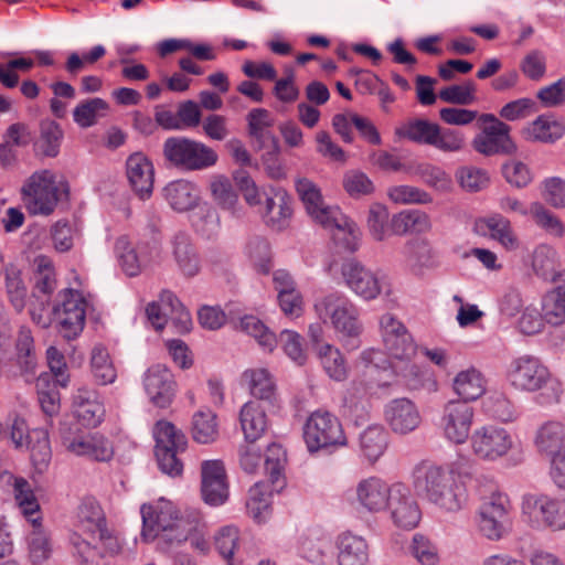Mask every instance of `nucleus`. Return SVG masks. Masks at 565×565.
I'll list each match as a JSON object with an SVG mask.
<instances>
[{
    "instance_id": "864d4df0",
    "label": "nucleus",
    "mask_w": 565,
    "mask_h": 565,
    "mask_svg": "<svg viewBox=\"0 0 565 565\" xmlns=\"http://www.w3.org/2000/svg\"><path fill=\"white\" fill-rule=\"evenodd\" d=\"M171 301H174V294L163 290L157 301L150 302L146 308L149 322L156 330H162L169 321Z\"/></svg>"
},
{
    "instance_id": "6e6d98bb",
    "label": "nucleus",
    "mask_w": 565,
    "mask_h": 565,
    "mask_svg": "<svg viewBox=\"0 0 565 565\" xmlns=\"http://www.w3.org/2000/svg\"><path fill=\"white\" fill-rule=\"evenodd\" d=\"M55 271L51 262L44 257L38 258L34 274V295L49 297L55 290Z\"/></svg>"
},
{
    "instance_id": "c85d7f7f",
    "label": "nucleus",
    "mask_w": 565,
    "mask_h": 565,
    "mask_svg": "<svg viewBox=\"0 0 565 565\" xmlns=\"http://www.w3.org/2000/svg\"><path fill=\"white\" fill-rule=\"evenodd\" d=\"M476 230L481 234L489 232L490 236L508 250H514L520 245L510 221L501 214H492L477 220Z\"/></svg>"
},
{
    "instance_id": "cd10ccee",
    "label": "nucleus",
    "mask_w": 565,
    "mask_h": 565,
    "mask_svg": "<svg viewBox=\"0 0 565 565\" xmlns=\"http://www.w3.org/2000/svg\"><path fill=\"white\" fill-rule=\"evenodd\" d=\"M338 564L339 565H369V545L364 537L351 532H344L338 536Z\"/></svg>"
},
{
    "instance_id": "bf43d9fd",
    "label": "nucleus",
    "mask_w": 565,
    "mask_h": 565,
    "mask_svg": "<svg viewBox=\"0 0 565 565\" xmlns=\"http://www.w3.org/2000/svg\"><path fill=\"white\" fill-rule=\"evenodd\" d=\"M497 306L501 317L508 320L515 318L524 308L521 290L512 286L505 288L499 295Z\"/></svg>"
},
{
    "instance_id": "49530a36",
    "label": "nucleus",
    "mask_w": 565,
    "mask_h": 565,
    "mask_svg": "<svg viewBox=\"0 0 565 565\" xmlns=\"http://www.w3.org/2000/svg\"><path fill=\"white\" fill-rule=\"evenodd\" d=\"M17 359L23 374H34L38 358L30 329L22 327L17 339Z\"/></svg>"
},
{
    "instance_id": "4468645a",
    "label": "nucleus",
    "mask_w": 565,
    "mask_h": 565,
    "mask_svg": "<svg viewBox=\"0 0 565 565\" xmlns=\"http://www.w3.org/2000/svg\"><path fill=\"white\" fill-rule=\"evenodd\" d=\"M509 499L505 494L493 492L479 509V530L487 539L501 540L508 532Z\"/></svg>"
},
{
    "instance_id": "4be33fe9",
    "label": "nucleus",
    "mask_w": 565,
    "mask_h": 565,
    "mask_svg": "<svg viewBox=\"0 0 565 565\" xmlns=\"http://www.w3.org/2000/svg\"><path fill=\"white\" fill-rule=\"evenodd\" d=\"M371 387L364 381H352L347 388L343 397V415L354 422L355 425H362L370 418L371 409Z\"/></svg>"
},
{
    "instance_id": "ddd939ff",
    "label": "nucleus",
    "mask_w": 565,
    "mask_h": 565,
    "mask_svg": "<svg viewBox=\"0 0 565 565\" xmlns=\"http://www.w3.org/2000/svg\"><path fill=\"white\" fill-rule=\"evenodd\" d=\"M472 451L480 459L495 461L505 456L513 446L511 434L499 426L487 425L471 435Z\"/></svg>"
},
{
    "instance_id": "2f4dec72",
    "label": "nucleus",
    "mask_w": 565,
    "mask_h": 565,
    "mask_svg": "<svg viewBox=\"0 0 565 565\" xmlns=\"http://www.w3.org/2000/svg\"><path fill=\"white\" fill-rule=\"evenodd\" d=\"M454 392L460 397L458 401L469 402L477 401L486 392V380L482 373L471 366L460 371L452 380Z\"/></svg>"
},
{
    "instance_id": "a211bd4d",
    "label": "nucleus",
    "mask_w": 565,
    "mask_h": 565,
    "mask_svg": "<svg viewBox=\"0 0 565 565\" xmlns=\"http://www.w3.org/2000/svg\"><path fill=\"white\" fill-rule=\"evenodd\" d=\"M115 252L122 271L129 277H135L158 255V247L148 244H139L135 247L127 237L121 236L116 241Z\"/></svg>"
},
{
    "instance_id": "f3484780",
    "label": "nucleus",
    "mask_w": 565,
    "mask_h": 565,
    "mask_svg": "<svg viewBox=\"0 0 565 565\" xmlns=\"http://www.w3.org/2000/svg\"><path fill=\"white\" fill-rule=\"evenodd\" d=\"M201 493L203 501L211 507L224 504L228 499V484L223 463L206 460L201 466Z\"/></svg>"
},
{
    "instance_id": "bb28decb",
    "label": "nucleus",
    "mask_w": 565,
    "mask_h": 565,
    "mask_svg": "<svg viewBox=\"0 0 565 565\" xmlns=\"http://www.w3.org/2000/svg\"><path fill=\"white\" fill-rule=\"evenodd\" d=\"M67 449L76 456H84L96 461H109L114 457L113 444L102 435L94 434L65 440Z\"/></svg>"
},
{
    "instance_id": "a878e982",
    "label": "nucleus",
    "mask_w": 565,
    "mask_h": 565,
    "mask_svg": "<svg viewBox=\"0 0 565 565\" xmlns=\"http://www.w3.org/2000/svg\"><path fill=\"white\" fill-rule=\"evenodd\" d=\"M74 415L85 427L98 426L104 416V405L98 401L96 392L81 387L74 395Z\"/></svg>"
},
{
    "instance_id": "72a5a7b5",
    "label": "nucleus",
    "mask_w": 565,
    "mask_h": 565,
    "mask_svg": "<svg viewBox=\"0 0 565 565\" xmlns=\"http://www.w3.org/2000/svg\"><path fill=\"white\" fill-rule=\"evenodd\" d=\"M390 435L382 425L366 427L359 437L362 455L370 462H375L387 449Z\"/></svg>"
},
{
    "instance_id": "b1692460",
    "label": "nucleus",
    "mask_w": 565,
    "mask_h": 565,
    "mask_svg": "<svg viewBox=\"0 0 565 565\" xmlns=\"http://www.w3.org/2000/svg\"><path fill=\"white\" fill-rule=\"evenodd\" d=\"M265 223L274 230L287 227L292 215L291 198L280 188H271L265 193V205L262 211Z\"/></svg>"
},
{
    "instance_id": "0e129e2a",
    "label": "nucleus",
    "mask_w": 565,
    "mask_h": 565,
    "mask_svg": "<svg viewBox=\"0 0 565 565\" xmlns=\"http://www.w3.org/2000/svg\"><path fill=\"white\" fill-rule=\"evenodd\" d=\"M409 550L423 565H436L439 561L437 546L424 534H414Z\"/></svg>"
},
{
    "instance_id": "412c9836",
    "label": "nucleus",
    "mask_w": 565,
    "mask_h": 565,
    "mask_svg": "<svg viewBox=\"0 0 565 565\" xmlns=\"http://www.w3.org/2000/svg\"><path fill=\"white\" fill-rule=\"evenodd\" d=\"M384 416L391 429L401 435L415 430L422 422L417 407L408 398L391 401L385 406Z\"/></svg>"
},
{
    "instance_id": "a19ab883",
    "label": "nucleus",
    "mask_w": 565,
    "mask_h": 565,
    "mask_svg": "<svg viewBox=\"0 0 565 565\" xmlns=\"http://www.w3.org/2000/svg\"><path fill=\"white\" fill-rule=\"evenodd\" d=\"M109 109L106 100L95 97L81 102L73 110L74 121L82 128L92 127Z\"/></svg>"
},
{
    "instance_id": "0eeeda50",
    "label": "nucleus",
    "mask_w": 565,
    "mask_h": 565,
    "mask_svg": "<svg viewBox=\"0 0 565 565\" xmlns=\"http://www.w3.org/2000/svg\"><path fill=\"white\" fill-rule=\"evenodd\" d=\"M522 515L533 529L565 530V500L543 493H527L522 498Z\"/></svg>"
},
{
    "instance_id": "5fc2aeb1",
    "label": "nucleus",
    "mask_w": 565,
    "mask_h": 565,
    "mask_svg": "<svg viewBox=\"0 0 565 565\" xmlns=\"http://www.w3.org/2000/svg\"><path fill=\"white\" fill-rule=\"evenodd\" d=\"M477 86L472 81H466L460 85H450L439 92V98L448 104L467 106L477 100Z\"/></svg>"
},
{
    "instance_id": "7c9ffc66",
    "label": "nucleus",
    "mask_w": 565,
    "mask_h": 565,
    "mask_svg": "<svg viewBox=\"0 0 565 565\" xmlns=\"http://www.w3.org/2000/svg\"><path fill=\"white\" fill-rule=\"evenodd\" d=\"M239 423L247 443H255L264 435L267 417L258 401H248L242 406Z\"/></svg>"
},
{
    "instance_id": "f8f14e48",
    "label": "nucleus",
    "mask_w": 565,
    "mask_h": 565,
    "mask_svg": "<svg viewBox=\"0 0 565 565\" xmlns=\"http://www.w3.org/2000/svg\"><path fill=\"white\" fill-rule=\"evenodd\" d=\"M475 416L473 407L465 401H448L441 412L439 427L447 440L463 444L470 434Z\"/></svg>"
},
{
    "instance_id": "774afa93",
    "label": "nucleus",
    "mask_w": 565,
    "mask_h": 565,
    "mask_svg": "<svg viewBox=\"0 0 565 565\" xmlns=\"http://www.w3.org/2000/svg\"><path fill=\"white\" fill-rule=\"evenodd\" d=\"M76 228L67 221L60 220L51 227V237L54 248L60 253H65L74 246Z\"/></svg>"
},
{
    "instance_id": "603ef678",
    "label": "nucleus",
    "mask_w": 565,
    "mask_h": 565,
    "mask_svg": "<svg viewBox=\"0 0 565 565\" xmlns=\"http://www.w3.org/2000/svg\"><path fill=\"white\" fill-rule=\"evenodd\" d=\"M543 310L546 321L551 324H561L565 320V279L544 297Z\"/></svg>"
},
{
    "instance_id": "c756f323",
    "label": "nucleus",
    "mask_w": 565,
    "mask_h": 565,
    "mask_svg": "<svg viewBox=\"0 0 565 565\" xmlns=\"http://www.w3.org/2000/svg\"><path fill=\"white\" fill-rule=\"evenodd\" d=\"M534 445L547 457L565 450V424L558 420L543 423L536 430Z\"/></svg>"
},
{
    "instance_id": "4d7b16f0",
    "label": "nucleus",
    "mask_w": 565,
    "mask_h": 565,
    "mask_svg": "<svg viewBox=\"0 0 565 565\" xmlns=\"http://www.w3.org/2000/svg\"><path fill=\"white\" fill-rule=\"evenodd\" d=\"M78 519L83 531L93 535L107 525L100 507L93 501L84 502L79 507Z\"/></svg>"
},
{
    "instance_id": "1a4fd4ad",
    "label": "nucleus",
    "mask_w": 565,
    "mask_h": 565,
    "mask_svg": "<svg viewBox=\"0 0 565 565\" xmlns=\"http://www.w3.org/2000/svg\"><path fill=\"white\" fill-rule=\"evenodd\" d=\"M163 156L172 166L190 171L206 169L217 161L213 149L184 137L168 138L163 143Z\"/></svg>"
},
{
    "instance_id": "f704fd0d",
    "label": "nucleus",
    "mask_w": 565,
    "mask_h": 565,
    "mask_svg": "<svg viewBox=\"0 0 565 565\" xmlns=\"http://www.w3.org/2000/svg\"><path fill=\"white\" fill-rule=\"evenodd\" d=\"M317 355L326 374L333 381L343 382L349 376V367L341 351L329 343L317 348Z\"/></svg>"
},
{
    "instance_id": "20e7f679",
    "label": "nucleus",
    "mask_w": 565,
    "mask_h": 565,
    "mask_svg": "<svg viewBox=\"0 0 565 565\" xmlns=\"http://www.w3.org/2000/svg\"><path fill=\"white\" fill-rule=\"evenodd\" d=\"M297 193L302 201L308 214L324 228L335 231L333 238L341 242L351 252L358 248L360 232L338 206L327 205L319 188L308 179H299L296 182Z\"/></svg>"
},
{
    "instance_id": "ea45409f",
    "label": "nucleus",
    "mask_w": 565,
    "mask_h": 565,
    "mask_svg": "<svg viewBox=\"0 0 565 565\" xmlns=\"http://www.w3.org/2000/svg\"><path fill=\"white\" fill-rule=\"evenodd\" d=\"M565 132L563 122L551 116H540L527 129V138L533 141L553 143L561 139Z\"/></svg>"
},
{
    "instance_id": "79ce46f5",
    "label": "nucleus",
    "mask_w": 565,
    "mask_h": 565,
    "mask_svg": "<svg viewBox=\"0 0 565 565\" xmlns=\"http://www.w3.org/2000/svg\"><path fill=\"white\" fill-rule=\"evenodd\" d=\"M191 214L190 221L196 233L211 238L220 230V215L214 207L207 203L199 204Z\"/></svg>"
},
{
    "instance_id": "4c0bfd02",
    "label": "nucleus",
    "mask_w": 565,
    "mask_h": 565,
    "mask_svg": "<svg viewBox=\"0 0 565 565\" xmlns=\"http://www.w3.org/2000/svg\"><path fill=\"white\" fill-rule=\"evenodd\" d=\"M249 135L259 142V147L271 143L276 147L277 139L269 131L274 124L270 113L265 108L252 109L247 115Z\"/></svg>"
},
{
    "instance_id": "393cba45",
    "label": "nucleus",
    "mask_w": 565,
    "mask_h": 565,
    "mask_svg": "<svg viewBox=\"0 0 565 565\" xmlns=\"http://www.w3.org/2000/svg\"><path fill=\"white\" fill-rule=\"evenodd\" d=\"M163 196L170 207L177 212L194 210L201 200L199 188L188 180H175L163 188Z\"/></svg>"
},
{
    "instance_id": "8fccbe9b",
    "label": "nucleus",
    "mask_w": 565,
    "mask_h": 565,
    "mask_svg": "<svg viewBox=\"0 0 565 565\" xmlns=\"http://www.w3.org/2000/svg\"><path fill=\"white\" fill-rule=\"evenodd\" d=\"M90 366L95 381L100 385L111 384L117 377L116 370L109 360V354L103 347H95L93 349Z\"/></svg>"
},
{
    "instance_id": "3c124183",
    "label": "nucleus",
    "mask_w": 565,
    "mask_h": 565,
    "mask_svg": "<svg viewBox=\"0 0 565 565\" xmlns=\"http://www.w3.org/2000/svg\"><path fill=\"white\" fill-rule=\"evenodd\" d=\"M238 328L254 337L265 350L273 351L277 344L275 334L255 316L242 317Z\"/></svg>"
},
{
    "instance_id": "e433bc0d",
    "label": "nucleus",
    "mask_w": 565,
    "mask_h": 565,
    "mask_svg": "<svg viewBox=\"0 0 565 565\" xmlns=\"http://www.w3.org/2000/svg\"><path fill=\"white\" fill-rule=\"evenodd\" d=\"M250 394L264 402L273 403L275 399V383L266 369L246 370L242 376Z\"/></svg>"
},
{
    "instance_id": "6ab92c4d",
    "label": "nucleus",
    "mask_w": 565,
    "mask_h": 565,
    "mask_svg": "<svg viewBox=\"0 0 565 565\" xmlns=\"http://www.w3.org/2000/svg\"><path fill=\"white\" fill-rule=\"evenodd\" d=\"M393 523L402 529L412 530L420 521V510L409 489L403 483H393V494L387 504Z\"/></svg>"
},
{
    "instance_id": "dca6fc26",
    "label": "nucleus",
    "mask_w": 565,
    "mask_h": 565,
    "mask_svg": "<svg viewBox=\"0 0 565 565\" xmlns=\"http://www.w3.org/2000/svg\"><path fill=\"white\" fill-rule=\"evenodd\" d=\"M392 494L393 484L375 476L360 480L355 487V501L359 508L369 513L386 511Z\"/></svg>"
},
{
    "instance_id": "e2e57ef3",
    "label": "nucleus",
    "mask_w": 565,
    "mask_h": 565,
    "mask_svg": "<svg viewBox=\"0 0 565 565\" xmlns=\"http://www.w3.org/2000/svg\"><path fill=\"white\" fill-rule=\"evenodd\" d=\"M286 461L287 455L281 445L273 443L267 447L264 463L266 473L271 483H276L280 480Z\"/></svg>"
},
{
    "instance_id": "7ed1b4c3",
    "label": "nucleus",
    "mask_w": 565,
    "mask_h": 565,
    "mask_svg": "<svg viewBox=\"0 0 565 565\" xmlns=\"http://www.w3.org/2000/svg\"><path fill=\"white\" fill-rule=\"evenodd\" d=\"M507 380L516 391L537 392L535 401L541 406L558 404L564 393L562 382L534 355L524 354L510 361Z\"/></svg>"
},
{
    "instance_id": "9d476101",
    "label": "nucleus",
    "mask_w": 565,
    "mask_h": 565,
    "mask_svg": "<svg viewBox=\"0 0 565 565\" xmlns=\"http://www.w3.org/2000/svg\"><path fill=\"white\" fill-rule=\"evenodd\" d=\"M481 131L477 134L472 141V148L486 157L498 154H512L516 146L510 137V126L499 120L492 114H481L479 116Z\"/></svg>"
},
{
    "instance_id": "09e8293b",
    "label": "nucleus",
    "mask_w": 565,
    "mask_h": 565,
    "mask_svg": "<svg viewBox=\"0 0 565 565\" xmlns=\"http://www.w3.org/2000/svg\"><path fill=\"white\" fill-rule=\"evenodd\" d=\"M246 509L255 521L266 520L270 509V494L264 483L257 482L249 489Z\"/></svg>"
},
{
    "instance_id": "338daca9",
    "label": "nucleus",
    "mask_w": 565,
    "mask_h": 565,
    "mask_svg": "<svg viewBox=\"0 0 565 565\" xmlns=\"http://www.w3.org/2000/svg\"><path fill=\"white\" fill-rule=\"evenodd\" d=\"M329 544L317 535L306 534L300 537L299 553L301 557L315 564H322Z\"/></svg>"
},
{
    "instance_id": "6e6552de",
    "label": "nucleus",
    "mask_w": 565,
    "mask_h": 565,
    "mask_svg": "<svg viewBox=\"0 0 565 565\" xmlns=\"http://www.w3.org/2000/svg\"><path fill=\"white\" fill-rule=\"evenodd\" d=\"M303 439L311 454L343 447L348 443L339 418L327 411H316L308 417L303 426Z\"/></svg>"
},
{
    "instance_id": "c9c22d12",
    "label": "nucleus",
    "mask_w": 565,
    "mask_h": 565,
    "mask_svg": "<svg viewBox=\"0 0 565 565\" xmlns=\"http://www.w3.org/2000/svg\"><path fill=\"white\" fill-rule=\"evenodd\" d=\"M33 530L28 536L29 557L33 564H41L47 561L52 554V542L50 534L42 527L41 516L29 521Z\"/></svg>"
},
{
    "instance_id": "680f3d73",
    "label": "nucleus",
    "mask_w": 565,
    "mask_h": 565,
    "mask_svg": "<svg viewBox=\"0 0 565 565\" xmlns=\"http://www.w3.org/2000/svg\"><path fill=\"white\" fill-rule=\"evenodd\" d=\"M279 342L286 355L297 365L301 366L307 362V353L303 348V339L291 330L280 332Z\"/></svg>"
},
{
    "instance_id": "9b49d317",
    "label": "nucleus",
    "mask_w": 565,
    "mask_h": 565,
    "mask_svg": "<svg viewBox=\"0 0 565 565\" xmlns=\"http://www.w3.org/2000/svg\"><path fill=\"white\" fill-rule=\"evenodd\" d=\"M341 274L347 287L367 301L376 299L385 286L383 275L355 259L344 262Z\"/></svg>"
},
{
    "instance_id": "c03bdc74",
    "label": "nucleus",
    "mask_w": 565,
    "mask_h": 565,
    "mask_svg": "<svg viewBox=\"0 0 565 565\" xmlns=\"http://www.w3.org/2000/svg\"><path fill=\"white\" fill-rule=\"evenodd\" d=\"M13 494L19 509L28 521L40 516V504L28 480L14 478Z\"/></svg>"
},
{
    "instance_id": "37998d69",
    "label": "nucleus",
    "mask_w": 565,
    "mask_h": 565,
    "mask_svg": "<svg viewBox=\"0 0 565 565\" xmlns=\"http://www.w3.org/2000/svg\"><path fill=\"white\" fill-rule=\"evenodd\" d=\"M396 233H426L431 228L429 216L420 210L402 212L393 217Z\"/></svg>"
},
{
    "instance_id": "13d9d810",
    "label": "nucleus",
    "mask_w": 565,
    "mask_h": 565,
    "mask_svg": "<svg viewBox=\"0 0 565 565\" xmlns=\"http://www.w3.org/2000/svg\"><path fill=\"white\" fill-rule=\"evenodd\" d=\"M40 132L43 154L51 158L56 157L63 139L61 126L53 120H43L40 126Z\"/></svg>"
},
{
    "instance_id": "39448f33",
    "label": "nucleus",
    "mask_w": 565,
    "mask_h": 565,
    "mask_svg": "<svg viewBox=\"0 0 565 565\" xmlns=\"http://www.w3.org/2000/svg\"><path fill=\"white\" fill-rule=\"evenodd\" d=\"M315 310L320 320L331 321L341 341L349 350L360 347L359 337L362 332L358 307L343 294L332 292L315 303Z\"/></svg>"
},
{
    "instance_id": "aec40b11",
    "label": "nucleus",
    "mask_w": 565,
    "mask_h": 565,
    "mask_svg": "<svg viewBox=\"0 0 565 565\" xmlns=\"http://www.w3.org/2000/svg\"><path fill=\"white\" fill-rule=\"evenodd\" d=\"M143 386L154 406L166 408L172 403L175 394V382L166 365L156 364L149 367L143 376Z\"/></svg>"
},
{
    "instance_id": "5701e85b",
    "label": "nucleus",
    "mask_w": 565,
    "mask_h": 565,
    "mask_svg": "<svg viewBox=\"0 0 565 565\" xmlns=\"http://www.w3.org/2000/svg\"><path fill=\"white\" fill-rule=\"evenodd\" d=\"M126 174L131 189L140 199L145 200L151 195L154 170L151 161L143 153L136 152L128 157Z\"/></svg>"
},
{
    "instance_id": "473e14b6",
    "label": "nucleus",
    "mask_w": 565,
    "mask_h": 565,
    "mask_svg": "<svg viewBox=\"0 0 565 565\" xmlns=\"http://www.w3.org/2000/svg\"><path fill=\"white\" fill-rule=\"evenodd\" d=\"M173 257L180 271L186 277H194L201 269L200 257L186 233L180 232L172 239Z\"/></svg>"
},
{
    "instance_id": "f03ea898",
    "label": "nucleus",
    "mask_w": 565,
    "mask_h": 565,
    "mask_svg": "<svg viewBox=\"0 0 565 565\" xmlns=\"http://www.w3.org/2000/svg\"><path fill=\"white\" fill-rule=\"evenodd\" d=\"M413 479L415 490L444 511L457 512L467 502L466 487L451 470L423 461L414 468Z\"/></svg>"
},
{
    "instance_id": "58836bf2",
    "label": "nucleus",
    "mask_w": 565,
    "mask_h": 565,
    "mask_svg": "<svg viewBox=\"0 0 565 565\" xmlns=\"http://www.w3.org/2000/svg\"><path fill=\"white\" fill-rule=\"evenodd\" d=\"M438 124L426 119H413L396 129V135L420 145L433 146Z\"/></svg>"
},
{
    "instance_id": "052dcab7",
    "label": "nucleus",
    "mask_w": 565,
    "mask_h": 565,
    "mask_svg": "<svg viewBox=\"0 0 565 565\" xmlns=\"http://www.w3.org/2000/svg\"><path fill=\"white\" fill-rule=\"evenodd\" d=\"M533 269L545 280H554L556 275L555 250L542 245L534 250Z\"/></svg>"
},
{
    "instance_id": "de8ad7c7",
    "label": "nucleus",
    "mask_w": 565,
    "mask_h": 565,
    "mask_svg": "<svg viewBox=\"0 0 565 565\" xmlns=\"http://www.w3.org/2000/svg\"><path fill=\"white\" fill-rule=\"evenodd\" d=\"M153 436L156 439V450L166 448L185 450V436L170 422L159 420L154 426Z\"/></svg>"
},
{
    "instance_id": "f257e3e1",
    "label": "nucleus",
    "mask_w": 565,
    "mask_h": 565,
    "mask_svg": "<svg viewBox=\"0 0 565 565\" xmlns=\"http://www.w3.org/2000/svg\"><path fill=\"white\" fill-rule=\"evenodd\" d=\"M142 519L141 539L145 542L157 541L162 552L186 542L195 529V521L183 516L174 503L163 498L153 503H145L140 509Z\"/></svg>"
},
{
    "instance_id": "69168bd1",
    "label": "nucleus",
    "mask_w": 565,
    "mask_h": 565,
    "mask_svg": "<svg viewBox=\"0 0 565 565\" xmlns=\"http://www.w3.org/2000/svg\"><path fill=\"white\" fill-rule=\"evenodd\" d=\"M403 255L407 265L412 268L426 266L431 258V248L424 239H412L403 247Z\"/></svg>"
},
{
    "instance_id": "423d86ee",
    "label": "nucleus",
    "mask_w": 565,
    "mask_h": 565,
    "mask_svg": "<svg viewBox=\"0 0 565 565\" xmlns=\"http://www.w3.org/2000/svg\"><path fill=\"white\" fill-rule=\"evenodd\" d=\"M68 184L51 170L34 172L22 186L23 201L31 214L47 216L68 196Z\"/></svg>"
},
{
    "instance_id": "a18cd8bd",
    "label": "nucleus",
    "mask_w": 565,
    "mask_h": 565,
    "mask_svg": "<svg viewBox=\"0 0 565 565\" xmlns=\"http://www.w3.org/2000/svg\"><path fill=\"white\" fill-rule=\"evenodd\" d=\"M218 435L216 415L210 409H200L193 415L192 436L200 444H210Z\"/></svg>"
},
{
    "instance_id": "2eb2a0df",
    "label": "nucleus",
    "mask_w": 565,
    "mask_h": 565,
    "mask_svg": "<svg viewBox=\"0 0 565 565\" xmlns=\"http://www.w3.org/2000/svg\"><path fill=\"white\" fill-rule=\"evenodd\" d=\"M85 306V300L77 292L65 290L62 306L54 307L58 331L65 339L72 340L83 331L86 319Z\"/></svg>"
}]
</instances>
